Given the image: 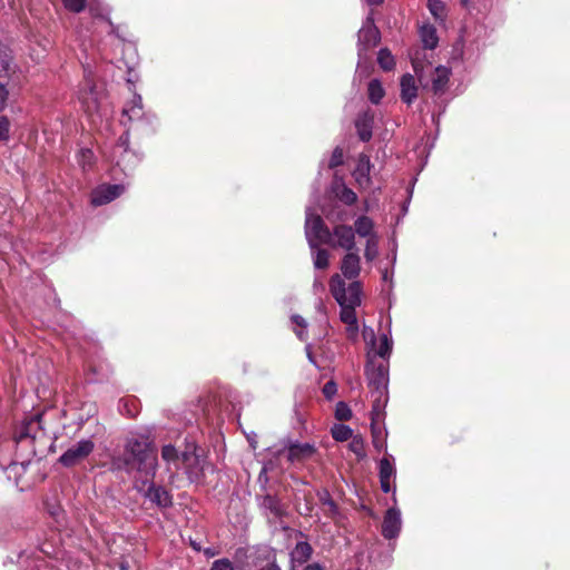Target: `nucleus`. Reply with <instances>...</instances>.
<instances>
[{
  "mask_svg": "<svg viewBox=\"0 0 570 570\" xmlns=\"http://www.w3.org/2000/svg\"><path fill=\"white\" fill-rule=\"evenodd\" d=\"M395 474L393 463L389 458H383L380 461V479H391Z\"/></svg>",
  "mask_w": 570,
  "mask_h": 570,
  "instance_id": "f704fd0d",
  "label": "nucleus"
},
{
  "mask_svg": "<svg viewBox=\"0 0 570 570\" xmlns=\"http://www.w3.org/2000/svg\"><path fill=\"white\" fill-rule=\"evenodd\" d=\"M420 37L425 48L434 49L438 46L436 29L432 24H423L420 28Z\"/></svg>",
  "mask_w": 570,
  "mask_h": 570,
  "instance_id": "b1692460",
  "label": "nucleus"
},
{
  "mask_svg": "<svg viewBox=\"0 0 570 570\" xmlns=\"http://www.w3.org/2000/svg\"><path fill=\"white\" fill-rule=\"evenodd\" d=\"M367 90L368 98L373 104H379L384 96V89L381 82L376 79L370 81Z\"/></svg>",
  "mask_w": 570,
  "mask_h": 570,
  "instance_id": "2f4dec72",
  "label": "nucleus"
},
{
  "mask_svg": "<svg viewBox=\"0 0 570 570\" xmlns=\"http://www.w3.org/2000/svg\"><path fill=\"white\" fill-rule=\"evenodd\" d=\"M161 458L165 462L169 465L173 464L176 469L179 468L181 461L187 472L195 478H198L205 470V462L198 454L186 451L180 458L177 450L170 444L163 448Z\"/></svg>",
  "mask_w": 570,
  "mask_h": 570,
  "instance_id": "20e7f679",
  "label": "nucleus"
},
{
  "mask_svg": "<svg viewBox=\"0 0 570 570\" xmlns=\"http://www.w3.org/2000/svg\"><path fill=\"white\" fill-rule=\"evenodd\" d=\"M78 164L82 167V169H87L92 165L94 154L90 149H81L77 156Z\"/></svg>",
  "mask_w": 570,
  "mask_h": 570,
  "instance_id": "4c0bfd02",
  "label": "nucleus"
},
{
  "mask_svg": "<svg viewBox=\"0 0 570 570\" xmlns=\"http://www.w3.org/2000/svg\"><path fill=\"white\" fill-rule=\"evenodd\" d=\"M326 245L333 248H342L346 252L355 249L354 229L344 224L334 226L330 235H327Z\"/></svg>",
  "mask_w": 570,
  "mask_h": 570,
  "instance_id": "0eeeda50",
  "label": "nucleus"
},
{
  "mask_svg": "<svg viewBox=\"0 0 570 570\" xmlns=\"http://www.w3.org/2000/svg\"><path fill=\"white\" fill-rule=\"evenodd\" d=\"M107 22L110 28V32H115V27L112 26V23L109 20Z\"/></svg>",
  "mask_w": 570,
  "mask_h": 570,
  "instance_id": "69168bd1",
  "label": "nucleus"
},
{
  "mask_svg": "<svg viewBox=\"0 0 570 570\" xmlns=\"http://www.w3.org/2000/svg\"><path fill=\"white\" fill-rule=\"evenodd\" d=\"M391 479H380L381 489L383 492L389 493L391 491Z\"/></svg>",
  "mask_w": 570,
  "mask_h": 570,
  "instance_id": "3c124183",
  "label": "nucleus"
},
{
  "mask_svg": "<svg viewBox=\"0 0 570 570\" xmlns=\"http://www.w3.org/2000/svg\"><path fill=\"white\" fill-rule=\"evenodd\" d=\"M335 415L338 420L346 421V420L351 419L352 412H351L350 407L344 402H338L336 404Z\"/></svg>",
  "mask_w": 570,
  "mask_h": 570,
  "instance_id": "a19ab883",
  "label": "nucleus"
},
{
  "mask_svg": "<svg viewBox=\"0 0 570 570\" xmlns=\"http://www.w3.org/2000/svg\"><path fill=\"white\" fill-rule=\"evenodd\" d=\"M287 452V460L291 462H301L311 458L315 449L309 443H289L283 448L277 449L274 453L279 455L282 452Z\"/></svg>",
  "mask_w": 570,
  "mask_h": 570,
  "instance_id": "9d476101",
  "label": "nucleus"
},
{
  "mask_svg": "<svg viewBox=\"0 0 570 570\" xmlns=\"http://www.w3.org/2000/svg\"><path fill=\"white\" fill-rule=\"evenodd\" d=\"M16 81L0 80V110L4 109L10 97L11 90L14 88Z\"/></svg>",
  "mask_w": 570,
  "mask_h": 570,
  "instance_id": "473e14b6",
  "label": "nucleus"
},
{
  "mask_svg": "<svg viewBox=\"0 0 570 570\" xmlns=\"http://www.w3.org/2000/svg\"><path fill=\"white\" fill-rule=\"evenodd\" d=\"M377 61L384 70H391L394 67V58L386 49L380 50Z\"/></svg>",
  "mask_w": 570,
  "mask_h": 570,
  "instance_id": "c9c22d12",
  "label": "nucleus"
},
{
  "mask_svg": "<svg viewBox=\"0 0 570 570\" xmlns=\"http://www.w3.org/2000/svg\"><path fill=\"white\" fill-rule=\"evenodd\" d=\"M210 570H235V567L229 559L223 558L215 560Z\"/></svg>",
  "mask_w": 570,
  "mask_h": 570,
  "instance_id": "79ce46f5",
  "label": "nucleus"
},
{
  "mask_svg": "<svg viewBox=\"0 0 570 570\" xmlns=\"http://www.w3.org/2000/svg\"><path fill=\"white\" fill-rule=\"evenodd\" d=\"M341 306V321L346 325V332L347 336L351 340H355L358 334V324H357V317L355 313V308L358 305H346V304H338Z\"/></svg>",
  "mask_w": 570,
  "mask_h": 570,
  "instance_id": "4468645a",
  "label": "nucleus"
},
{
  "mask_svg": "<svg viewBox=\"0 0 570 570\" xmlns=\"http://www.w3.org/2000/svg\"><path fill=\"white\" fill-rule=\"evenodd\" d=\"M337 392L336 384L333 381L327 382L323 387V393L326 399H332Z\"/></svg>",
  "mask_w": 570,
  "mask_h": 570,
  "instance_id": "de8ad7c7",
  "label": "nucleus"
},
{
  "mask_svg": "<svg viewBox=\"0 0 570 570\" xmlns=\"http://www.w3.org/2000/svg\"><path fill=\"white\" fill-rule=\"evenodd\" d=\"M373 118L372 114L365 111L355 121L357 134L363 141H367L372 137Z\"/></svg>",
  "mask_w": 570,
  "mask_h": 570,
  "instance_id": "a211bd4d",
  "label": "nucleus"
},
{
  "mask_svg": "<svg viewBox=\"0 0 570 570\" xmlns=\"http://www.w3.org/2000/svg\"><path fill=\"white\" fill-rule=\"evenodd\" d=\"M261 570H281V569L275 564H268Z\"/></svg>",
  "mask_w": 570,
  "mask_h": 570,
  "instance_id": "052dcab7",
  "label": "nucleus"
},
{
  "mask_svg": "<svg viewBox=\"0 0 570 570\" xmlns=\"http://www.w3.org/2000/svg\"><path fill=\"white\" fill-rule=\"evenodd\" d=\"M336 197L346 205H352L356 202V194L345 185H340L335 190Z\"/></svg>",
  "mask_w": 570,
  "mask_h": 570,
  "instance_id": "c756f323",
  "label": "nucleus"
},
{
  "mask_svg": "<svg viewBox=\"0 0 570 570\" xmlns=\"http://www.w3.org/2000/svg\"><path fill=\"white\" fill-rule=\"evenodd\" d=\"M91 440H80L70 446L59 459L65 466H72L86 459L94 450Z\"/></svg>",
  "mask_w": 570,
  "mask_h": 570,
  "instance_id": "6e6552de",
  "label": "nucleus"
},
{
  "mask_svg": "<svg viewBox=\"0 0 570 570\" xmlns=\"http://www.w3.org/2000/svg\"><path fill=\"white\" fill-rule=\"evenodd\" d=\"M372 434H373V440H376V438L379 439L381 435V430L379 428L373 426Z\"/></svg>",
  "mask_w": 570,
  "mask_h": 570,
  "instance_id": "6e6d98bb",
  "label": "nucleus"
},
{
  "mask_svg": "<svg viewBox=\"0 0 570 570\" xmlns=\"http://www.w3.org/2000/svg\"><path fill=\"white\" fill-rule=\"evenodd\" d=\"M428 9L435 20L443 22L445 18V4L440 0H429Z\"/></svg>",
  "mask_w": 570,
  "mask_h": 570,
  "instance_id": "c85d7f7f",
  "label": "nucleus"
},
{
  "mask_svg": "<svg viewBox=\"0 0 570 570\" xmlns=\"http://www.w3.org/2000/svg\"><path fill=\"white\" fill-rule=\"evenodd\" d=\"M379 236H372L365 242L364 257L367 262L374 261L379 255Z\"/></svg>",
  "mask_w": 570,
  "mask_h": 570,
  "instance_id": "bb28decb",
  "label": "nucleus"
},
{
  "mask_svg": "<svg viewBox=\"0 0 570 570\" xmlns=\"http://www.w3.org/2000/svg\"><path fill=\"white\" fill-rule=\"evenodd\" d=\"M391 277H392V275L387 271L383 272V274H382L383 281L387 282L391 279Z\"/></svg>",
  "mask_w": 570,
  "mask_h": 570,
  "instance_id": "bf43d9fd",
  "label": "nucleus"
},
{
  "mask_svg": "<svg viewBox=\"0 0 570 570\" xmlns=\"http://www.w3.org/2000/svg\"><path fill=\"white\" fill-rule=\"evenodd\" d=\"M247 439H248V442H249L250 446L253 449H256L257 442H256L255 438L248 436Z\"/></svg>",
  "mask_w": 570,
  "mask_h": 570,
  "instance_id": "13d9d810",
  "label": "nucleus"
},
{
  "mask_svg": "<svg viewBox=\"0 0 570 570\" xmlns=\"http://www.w3.org/2000/svg\"><path fill=\"white\" fill-rule=\"evenodd\" d=\"M330 233L331 230L324 225L321 216L308 207L306 209L305 235L309 247L315 248L320 244H326Z\"/></svg>",
  "mask_w": 570,
  "mask_h": 570,
  "instance_id": "423d86ee",
  "label": "nucleus"
},
{
  "mask_svg": "<svg viewBox=\"0 0 570 570\" xmlns=\"http://www.w3.org/2000/svg\"><path fill=\"white\" fill-rule=\"evenodd\" d=\"M305 351H306V355H307L308 361H309L312 364L316 365L315 358H314V356H313V354H312V347H311V345H306Z\"/></svg>",
  "mask_w": 570,
  "mask_h": 570,
  "instance_id": "603ef678",
  "label": "nucleus"
},
{
  "mask_svg": "<svg viewBox=\"0 0 570 570\" xmlns=\"http://www.w3.org/2000/svg\"><path fill=\"white\" fill-rule=\"evenodd\" d=\"M16 65L13 62L11 52L7 48L0 47V80L14 81Z\"/></svg>",
  "mask_w": 570,
  "mask_h": 570,
  "instance_id": "2eb2a0df",
  "label": "nucleus"
},
{
  "mask_svg": "<svg viewBox=\"0 0 570 570\" xmlns=\"http://www.w3.org/2000/svg\"><path fill=\"white\" fill-rule=\"evenodd\" d=\"M343 163V150L341 148H335L332 157L330 159L328 166L334 168Z\"/></svg>",
  "mask_w": 570,
  "mask_h": 570,
  "instance_id": "37998d69",
  "label": "nucleus"
},
{
  "mask_svg": "<svg viewBox=\"0 0 570 570\" xmlns=\"http://www.w3.org/2000/svg\"><path fill=\"white\" fill-rule=\"evenodd\" d=\"M90 12H91V14H92L95 18H96V17H101V18H104V19H105V16H102V14H101V16L97 14V13L95 12V9H92V8L90 9Z\"/></svg>",
  "mask_w": 570,
  "mask_h": 570,
  "instance_id": "e2e57ef3",
  "label": "nucleus"
},
{
  "mask_svg": "<svg viewBox=\"0 0 570 570\" xmlns=\"http://www.w3.org/2000/svg\"><path fill=\"white\" fill-rule=\"evenodd\" d=\"M460 2H461V4H462L463 7H468V6H469L470 0H460Z\"/></svg>",
  "mask_w": 570,
  "mask_h": 570,
  "instance_id": "0e129e2a",
  "label": "nucleus"
},
{
  "mask_svg": "<svg viewBox=\"0 0 570 570\" xmlns=\"http://www.w3.org/2000/svg\"><path fill=\"white\" fill-rule=\"evenodd\" d=\"M370 6H377L383 2V0H364Z\"/></svg>",
  "mask_w": 570,
  "mask_h": 570,
  "instance_id": "4d7b16f0",
  "label": "nucleus"
},
{
  "mask_svg": "<svg viewBox=\"0 0 570 570\" xmlns=\"http://www.w3.org/2000/svg\"><path fill=\"white\" fill-rule=\"evenodd\" d=\"M311 554L312 548L307 542H297L291 552V561L293 563V568H295V566H302L305 563Z\"/></svg>",
  "mask_w": 570,
  "mask_h": 570,
  "instance_id": "412c9836",
  "label": "nucleus"
},
{
  "mask_svg": "<svg viewBox=\"0 0 570 570\" xmlns=\"http://www.w3.org/2000/svg\"><path fill=\"white\" fill-rule=\"evenodd\" d=\"M393 348V341L389 334L384 333L380 336L379 345L371 346V350L375 355L382 358H389Z\"/></svg>",
  "mask_w": 570,
  "mask_h": 570,
  "instance_id": "393cba45",
  "label": "nucleus"
},
{
  "mask_svg": "<svg viewBox=\"0 0 570 570\" xmlns=\"http://www.w3.org/2000/svg\"><path fill=\"white\" fill-rule=\"evenodd\" d=\"M414 71L423 87L431 82L434 94H441L446 89L451 70L448 67L439 66L433 68L430 63L423 66L416 59H412Z\"/></svg>",
  "mask_w": 570,
  "mask_h": 570,
  "instance_id": "7ed1b4c3",
  "label": "nucleus"
},
{
  "mask_svg": "<svg viewBox=\"0 0 570 570\" xmlns=\"http://www.w3.org/2000/svg\"><path fill=\"white\" fill-rule=\"evenodd\" d=\"M330 289L338 304L361 305V283L352 282L346 286L344 278L340 274H334L330 281Z\"/></svg>",
  "mask_w": 570,
  "mask_h": 570,
  "instance_id": "39448f33",
  "label": "nucleus"
},
{
  "mask_svg": "<svg viewBox=\"0 0 570 570\" xmlns=\"http://www.w3.org/2000/svg\"><path fill=\"white\" fill-rule=\"evenodd\" d=\"M362 334L366 344L374 347L376 338L373 328L364 326Z\"/></svg>",
  "mask_w": 570,
  "mask_h": 570,
  "instance_id": "c03bdc74",
  "label": "nucleus"
},
{
  "mask_svg": "<svg viewBox=\"0 0 570 570\" xmlns=\"http://www.w3.org/2000/svg\"><path fill=\"white\" fill-rule=\"evenodd\" d=\"M311 249L314 267L318 269L327 268L330 264V253L326 249L318 248V246Z\"/></svg>",
  "mask_w": 570,
  "mask_h": 570,
  "instance_id": "a878e982",
  "label": "nucleus"
},
{
  "mask_svg": "<svg viewBox=\"0 0 570 570\" xmlns=\"http://www.w3.org/2000/svg\"><path fill=\"white\" fill-rule=\"evenodd\" d=\"M370 170L371 163L370 158L366 155H361L358 157L357 166L353 173L355 181L361 188H367L370 186Z\"/></svg>",
  "mask_w": 570,
  "mask_h": 570,
  "instance_id": "dca6fc26",
  "label": "nucleus"
},
{
  "mask_svg": "<svg viewBox=\"0 0 570 570\" xmlns=\"http://www.w3.org/2000/svg\"><path fill=\"white\" fill-rule=\"evenodd\" d=\"M96 97H94V92L90 91L86 96L82 97L83 105L89 112H92L96 109Z\"/></svg>",
  "mask_w": 570,
  "mask_h": 570,
  "instance_id": "a18cd8bd",
  "label": "nucleus"
},
{
  "mask_svg": "<svg viewBox=\"0 0 570 570\" xmlns=\"http://www.w3.org/2000/svg\"><path fill=\"white\" fill-rule=\"evenodd\" d=\"M125 190L122 185H101L91 194V203L95 206L108 204L119 197Z\"/></svg>",
  "mask_w": 570,
  "mask_h": 570,
  "instance_id": "f8f14e48",
  "label": "nucleus"
},
{
  "mask_svg": "<svg viewBox=\"0 0 570 570\" xmlns=\"http://www.w3.org/2000/svg\"><path fill=\"white\" fill-rule=\"evenodd\" d=\"M39 428H40V416L36 415L23 424V426L18 432L16 440L18 442H20L28 438L36 439L37 438L36 430Z\"/></svg>",
  "mask_w": 570,
  "mask_h": 570,
  "instance_id": "4be33fe9",
  "label": "nucleus"
},
{
  "mask_svg": "<svg viewBox=\"0 0 570 570\" xmlns=\"http://www.w3.org/2000/svg\"><path fill=\"white\" fill-rule=\"evenodd\" d=\"M292 321L295 324L294 332L296 333L297 337L301 341H306L307 334H306V327L307 323L306 321L299 316V315H293Z\"/></svg>",
  "mask_w": 570,
  "mask_h": 570,
  "instance_id": "72a5a7b5",
  "label": "nucleus"
},
{
  "mask_svg": "<svg viewBox=\"0 0 570 570\" xmlns=\"http://www.w3.org/2000/svg\"><path fill=\"white\" fill-rule=\"evenodd\" d=\"M417 97V87L412 75H404L401 79V98L406 104H412Z\"/></svg>",
  "mask_w": 570,
  "mask_h": 570,
  "instance_id": "f3484780",
  "label": "nucleus"
},
{
  "mask_svg": "<svg viewBox=\"0 0 570 570\" xmlns=\"http://www.w3.org/2000/svg\"><path fill=\"white\" fill-rule=\"evenodd\" d=\"M332 435L336 441H347L352 436V430L346 425H335Z\"/></svg>",
  "mask_w": 570,
  "mask_h": 570,
  "instance_id": "e433bc0d",
  "label": "nucleus"
},
{
  "mask_svg": "<svg viewBox=\"0 0 570 570\" xmlns=\"http://www.w3.org/2000/svg\"><path fill=\"white\" fill-rule=\"evenodd\" d=\"M341 276L348 279H354L360 275L361 257L356 252L350 250L343 256L341 262Z\"/></svg>",
  "mask_w": 570,
  "mask_h": 570,
  "instance_id": "ddd939ff",
  "label": "nucleus"
},
{
  "mask_svg": "<svg viewBox=\"0 0 570 570\" xmlns=\"http://www.w3.org/2000/svg\"><path fill=\"white\" fill-rule=\"evenodd\" d=\"M380 40V32L374 26L372 18H367L363 27L358 31V56L363 55V51L373 48Z\"/></svg>",
  "mask_w": 570,
  "mask_h": 570,
  "instance_id": "1a4fd4ad",
  "label": "nucleus"
},
{
  "mask_svg": "<svg viewBox=\"0 0 570 570\" xmlns=\"http://www.w3.org/2000/svg\"><path fill=\"white\" fill-rule=\"evenodd\" d=\"M373 444L379 451L383 450V448H384V442L382 440H380V438L379 439L376 438V440H373Z\"/></svg>",
  "mask_w": 570,
  "mask_h": 570,
  "instance_id": "864d4df0",
  "label": "nucleus"
},
{
  "mask_svg": "<svg viewBox=\"0 0 570 570\" xmlns=\"http://www.w3.org/2000/svg\"><path fill=\"white\" fill-rule=\"evenodd\" d=\"M146 497L160 507H168L171 503L169 493L161 487L150 484L146 491Z\"/></svg>",
  "mask_w": 570,
  "mask_h": 570,
  "instance_id": "aec40b11",
  "label": "nucleus"
},
{
  "mask_svg": "<svg viewBox=\"0 0 570 570\" xmlns=\"http://www.w3.org/2000/svg\"><path fill=\"white\" fill-rule=\"evenodd\" d=\"M318 497H320V501L322 503V509H323L324 513L330 517H335V514L337 513V507H336L335 502L331 499L328 492L323 491L318 494Z\"/></svg>",
  "mask_w": 570,
  "mask_h": 570,
  "instance_id": "7c9ffc66",
  "label": "nucleus"
},
{
  "mask_svg": "<svg viewBox=\"0 0 570 570\" xmlns=\"http://www.w3.org/2000/svg\"><path fill=\"white\" fill-rule=\"evenodd\" d=\"M190 544L193 546V548H194L196 551H199V550H200V547H199L196 542L191 541V542H190Z\"/></svg>",
  "mask_w": 570,
  "mask_h": 570,
  "instance_id": "680f3d73",
  "label": "nucleus"
},
{
  "mask_svg": "<svg viewBox=\"0 0 570 570\" xmlns=\"http://www.w3.org/2000/svg\"><path fill=\"white\" fill-rule=\"evenodd\" d=\"M304 570H325L323 567H321L318 563H312L305 567Z\"/></svg>",
  "mask_w": 570,
  "mask_h": 570,
  "instance_id": "5fc2aeb1",
  "label": "nucleus"
},
{
  "mask_svg": "<svg viewBox=\"0 0 570 570\" xmlns=\"http://www.w3.org/2000/svg\"><path fill=\"white\" fill-rule=\"evenodd\" d=\"M313 288L315 293H321L324 291V283L321 277H315L313 282Z\"/></svg>",
  "mask_w": 570,
  "mask_h": 570,
  "instance_id": "8fccbe9b",
  "label": "nucleus"
},
{
  "mask_svg": "<svg viewBox=\"0 0 570 570\" xmlns=\"http://www.w3.org/2000/svg\"><path fill=\"white\" fill-rule=\"evenodd\" d=\"M122 116L128 117L129 120H136L142 116V101L141 97L135 95L134 98L126 104L122 109Z\"/></svg>",
  "mask_w": 570,
  "mask_h": 570,
  "instance_id": "5701e85b",
  "label": "nucleus"
},
{
  "mask_svg": "<svg viewBox=\"0 0 570 570\" xmlns=\"http://www.w3.org/2000/svg\"><path fill=\"white\" fill-rule=\"evenodd\" d=\"M128 144H129L128 135L127 134L122 135L119 138L118 145L115 150V153L120 154V158L117 161L118 165L126 163L127 158L129 159V158L134 157V155L128 150Z\"/></svg>",
  "mask_w": 570,
  "mask_h": 570,
  "instance_id": "cd10ccee",
  "label": "nucleus"
},
{
  "mask_svg": "<svg viewBox=\"0 0 570 570\" xmlns=\"http://www.w3.org/2000/svg\"><path fill=\"white\" fill-rule=\"evenodd\" d=\"M264 505L273 510L276 515L281 514V509L277 507L276 501L272 497H266L264 499Z\"/></svg>",
  "mask_w": 570,
  "mask_h": 570,
  "instance_id": "09e8293b",
  "label": "nucleus"
},
{
  "mask_svg": "<svg viewBox=\"0 0 570 570\" xmlns=\"http://www.w3.org/2000/svg\"><path fill=\"white\" fill-rule=\"evenodd\" d=\"M124 462L129 472L136 471L146 479L154 478L157 469V453L148 439L132 436L126 442Z\"/></svg>",
  "mask_w": 570,
  "mask_h": 570,
  "instance_id": "f257e3e1",
  "label": "nucleus"
},
{
  "mask_svg": "<svg viewBox=\"0 0 570 570\" xmlns=\"http://www.w3.org/2000/svg\"><path fill=\"white\" fill-rule=\"evenodd\" d=\"M350 449L353 453H355L358 458H363L365 455L364 451V441L361 436H354L350 443Z\"/></svg>",
  "mask_w": 570,
  "mask_h": 570,
  "instance_id": "58836bf2",
  "label": "nucleus"
},
{
  "mask_svg": "<svg viewBox=\"0 0 570 570\" xmlns=\"http://www.w3.org/2000/svg\"><path fill=\"white\" fill-rule=\"evenodd\" d=\"M354 233L365 239L379 236L374 230V222L368 216H360L354 223Z\"/></svg>",
  "mask_w": 570,
  "mask_h": 570,
  "instance_id": "6ab92c4d",
  "label": "nucleus"
},
{
  "mask_svg": "<svg viewBox=\"0 0 570 570\" xmlns=\"http://www.w3.org/2000/svg\"><path fill=\"white\" fill-rule=\"evenodd\" d=\"M87 0H62L63 6L71 12H81L85 9Z\"/></svg>",
  "mask_w": 570,
  "mask_h": 570,
  "instance_id": "ea45409f",
  "label": "nucleus"
},
{
  "mask_svg": "<svg viewBox=\"0 0 570 570\" xmlns=\"http://www.w3.org/2000/svg\"><path fill=\"white\" fill-rule=\"evenodd\" d=\"M9 135V121L6 117L0 116V140H6Z\"/></svg>",
  "mask_w": 570,
  "mask_h": 570,
  "instance_id": "49530a36",
  "label": "nucleus"
},
{
  "mask_svg": "<svg viewBox=\"0 0 570 570\" xmlns=\"http://www.w3.org/2000/svg\"><path fill=\"white\" fill-rule=\"evenodd\" d=\"M402 528L401 511L396 507H391L384 515L382 523V534L386 539H394L399 535Z\"/></svg>",
  "mask_w": 570,
  "mask_h": 570,
  "instance_id": "9b49d317",
  "label": "nucleus"
},
{
  "mask_svg": "<svg viewBox=\"0 0 570 570\" xmlns=\"http://www.w3.org/2000/svg\"><path fill=\"white\" fill-rule=\"evenodd\" d=\"M368 384L372 389L373 412L379 415L381 407L387 401L389 368L384 363L375 365L372 361L366 370Z\"/></svg>",
  "mask_w": 570,
  "mask_h": 570,
  "instance_id": "f03ea898",
  "label": "nucleus"
}]
</instances>
